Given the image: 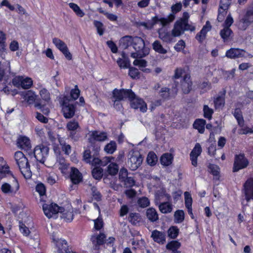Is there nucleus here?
Segmentation results:
<instances>
[{"label": "nucleus", "instance_id": "f257e3e1", "mask_svg": "<svg viewBox=\"0 0 253 253\" xmlns=\"http://www.w3.org/2000/svg\"><path fill=\"white\" fill-rule=\"evenodd\" d=\"M14 158L22 174L26 178H30L32 176V172L30 169L28 159L21 151L16 152L15 153Z\"/></svg>", "mask_w": 253, "mask_h": 253}, {"label": "nucleus", "instance_id": "f03ea898", "mask_svg": "<svg viewBox=\"0 0 253 253\" xmlns=\"http://www.w3.org/2000/svg\"><path fill=\"white\" fill-rule=\"evenodd\" d=\"M132 47L135 52H132L130 56L133 58H141L149 53V50L145 47V42L140 37H133Z\"/></svg>", "mask_w": 253, "mask_h": 253}, {"label": "nucleus", "instance_id": "7ed1b4c3", "mask_svg": "<svg viewBox=\"0 0 253 253\" xmlns=\"http://www.w3.org/2000/svg\"><path fill=\"white\" fill-rule=\"evenodd\" d=\"M60 103L62 106V111L66 119H71L74 117L76 110V106L77 102H72L68 95H64L60 98Z\"/></svg>", "mask_w": 253, "mask_h": 253}, {"label": "nucleus", "instance_id": "20e7f679", "mask_svg": "<svg viewBox=\"0 0 253 253\" xmlns=\"http://www.w3.org/2000/svg\"><path fill=\"white\" fill-rule=\"evenodd\" d=\"M143 158L138 151L131 150L128 154V167L132 170H135L142 164Z\"/></svg>", "mask_w": 253, "mask_h": 253}, {"label": "nucleus", "instance_id": "39448f33", "mask_svg": "<svg viewBox=\"0 0 253 253\" xmlns=\"http://www.w3.org/2000/svg\"><path fill=\"white\" fill-rule=\"evenodd\" d=\"M113 97L115 98L114 104L117 105L118 104L117 101L124 100L128 98L130 100V99L135 97L134 93L131 89H118L115 88L113 91Z\"/></svg>", "mask_w": 253, "mask_h": 253}, {"label": "nucleus", "instance_id": "423d86ee", "mask_svg": "<svg viewBox=\"0 0 253 253\" xmlns=\"http://www.w3.org/2000/svg\"><path fill=\"white\" fill-rule=\"evenodd\" d=\"M66 127L69 131L68 137L74 141H77L80 138L79 135L77 133L80 129L79 122L75 120L70 121L67 123Z\"/></svg>", "mask_w": 253, "mask_h": 253}, {"label": "nucleus", "instance_id": "0eeeda50", "mask_svg": "<svg viewBox=\"0 0 253 253\" xmlns=\"http://www.w3.org/2000/svg\"><path fill=\"white\" fill-rule=\"evenodd\" d=\"M49 148L43 145L37 146L34 151V155L37 161L43 164L48 155Z\"/></svg>", "mask_w": 253, "mask_h": 253}, {"label": "nucleus", "instance_id": "6e6552de", "mask_svg": "<svg viewBox=\"0 0 253 253\" xmlns=\"http://www.w3.org/2000/svg\"><path fill=\"white\" fill-rule=\"evenodd\" d=\"M253 22V10L250 8L246 12L244 17L238 22V28L241 30H245Z\"/></svg>", "mask_w": 253, "mask_h": 253}, {"label": "nucleus", "instance_id": "1a4fd4ad", "mask_svg": "<svg viewBox=\"0 0 253 253\" xmlns=\"http://www.w3.org/2000/svg\"><path fill=\"white\" fill-rule=\"evenodd\" d=\"M249 165L248 160L245 158L244 154L236 155L233 167V171L236 172L240 169L246 168Z\"/></svg>", "mask_w": 253, "mask_h": 253}, {"label": "nucleus", "instance_id": "9d476101", "mask_svg": "<svg viewBox=\"0 0 253 253\" xmlns=\"http://www.w3.org/2000/svg\"><path fill=\"white\" fill-rule=\"evenodd\" d=\"M42 209L45 215L49 218L52 217L53 214L62 212L63 210V208L59 207L57 204L53 203L50 205H43Z\"/></svg>", "mask_w": 253, "mask_h": 253}, {"label": "nucleus", "instance_id": "9b49d317", "mask_svg": "<svg viewBox=\"0 0 253 253\" xmlns=\"http://www.w3.org/2000/svg\"><path fill=\"white\" fill-rule=\"evenodd\" d=\"M13 84L14 85H19L24 89H29L33 84V81L30 78L24 79L22 77H18L14 79Z\"/></svg>", "mask_w": 253, "mask_h": 253}, {"label": "nucleus", "instance_id": "f8f14e48", "mask_svg": "<svg viewBox=\"0 0 253 253\" xmlns=\"http://www.w3.org/2000/svg\"><path fill=\"white\" fill-rule=\"evenodd\" d=\"M130 105L131 107L134 109H139L140 111L142 112H146L147 110V105L146 103L141 98L135 97L130 99Z\"/></svg>", "mask_w": 253, "mask_h": 253}, {"label": "nucleus", "instance_id": "ddd939ff", "mask_svg": "<svg viewBox=\"0 0 253 253\" xmlns=\"http://www.w3.org/2000/svg\"><path fill=\"white\" fill-rule=\"evenodd\" d=\"M107 138L108 135L106 132L95 130L91 132L88 140L90 143H93L95 141H104Z\"/></svg>", "mask_w": 253, "mask_h": 253}, {"label": "nucleus", "instance_id": "4468645a", "mask_svg": "<svg viewBox=\"0 0 253 253\" xmlns=\"http://www.w3.org/2000/svg\"><path fill=\"white\" fill-rule=\"evenodd\" d=\"M192 84L190 75H185L181 81L180 84V87L183 92L185 94L188 93L192 89Z\"/></svg>", "mask_w": 253, "mask_h": 253}, {"label": "nucleus", "instance_id": "2eb2a0df", "mask_svg": "<svg viewBox=\"0 0 253 253\" xmlns=\"http://www.w3.org/2000/svg\"><path fill=\"white\" fill-rule=\"evenodd\" d=\"M174 19L175 16L173 14H170L167 18H159L157 16H155L152 19V23L151 24V28H152L158 22H161L163 26H165L173 21Z\"/></svg>", "mask_w": 253, "mask_h": 253}, {"label": "nucleus", "instance_id": "dca6fc26", "mask_svg": "<svg viewBox=\"0 0 253 253\" xmlns=\"http://www.w3.org/2000/svg\"><path fill=\"white\" fill-rule=\"evenodd\" d=\"M159 38L164 42L170 43L173 42L174 37L172 33H170L167 29L163 28H160L158 30Z\"/></svg>", "mask_w": 253, "mask_h": 253}, {"label": "nucleus", "instance_id": "f3484780", "mask_svg": "<svg viewBox=\"0 0 253 253\" xmlns=\"http://www.w3.org/2000/svg\"><path fill=\"white\" fill-rule=\"evenodd\" d=\"M245 198L247 202L253 199V179H249L244 184Z\"/></svg>", "mask_w": 253, "mask_h": 253}, {"label": "nucleus", "instance_id": "a211bd4d", "mask_svg": "<svg viewBox=\"0 0 253 253\" xmlns=\"http://www.w3.org/2000/svg\"><path fill=\"white\" fill-rule=\"evenodd\" d=\"M17 146L26 151L30 150L32 147L30 139L26 136H20L17 139Z\"/></svg>", "mask_w": 253, "mask_h": 253}, {"label": "nucleus", "instance_id": "6ab92c4d", "mask_svg": "<svg viewBox=\"0 0 253 253\" xmlns=\"http://www.w3.org/2000/svg\"><path fill=\"white\" fill-rule=\"evenodd\" d=\"M70 177L72 182L74 184H78L83 179L82 174L77 168L74 167L71 169Z\"/></svg>", "mask_w": 253, "mask_h": 253}, {"label": "nucleus", "instance_id": "aec40b11", "mask_svg": "<svg viewBox=\"0 0 253 253\" xmlns=\"http://www.w3.org/2000/svg\"><path fill=\"white\" fill-rule=\"evenodd\" d=\"M245 51L240 48H232L226 52V56L229 58L234 59L245 56Z\"/></svg>", "mask_w": 253, "mask_h": 253}, {"label": "nucleus", "instance_id": "412c9836", "mask_svg": "<svg viewBox=\"0 0 253 253\" xmlns=\"http://www.w3.org/2000/svg\"><path fill=\"white\" fill-rule=\"evenodd\" d=\"M151 237L155 242L160 244H164L166 242V234L157 230L152 231Z\"/></svg>", "mask_w": 253, "mask_h": 253}, {"label": "nucleus", "instance_id": "4be33fe9", "mask_svg": "<svg viewBox=\"0 0 253 253\" xmlns=\"http://www.w3.org/2000/svg\"><path fill=\"white\" fill-rule=\"evenodd\" d=\"M53 240L56 242V246L58 248V253H74L69 251L67 242L65 240L59 239Z\"/></svg>", "mask_w": 253, "mask_h": 253}, {"label": "nucleus", "instance_id": "5701e85b", "mask_svg": "<svg viewBox=\"0 0 253 253\" xmlns=\"http://www.w3.org/2000/svg\"><path fill=\"white\" fill-rule=\"evenodd\" d=\"M2 191L5 194H15L19 189V184L17 181H16V186L12 187L10 184L5 183L1 185Z\"/></svg>", "mask_w": 253, "mask_h": 253}, {"label": "nucleus", "instance_id": "b1692460", "mask_svg": "<svg viewBox=\"0 0 253 253\" xmlns=\"http://www.w3.org/2000/svg\"><path fill=\"white\" fill-rule=\"evenodd\" d=\"M61 213V218L67 222H70L72 221L74 217L73 210L70 208L69 210H64L63 208Z\"/></svg>", "mask_w": 253, "mask_h": 253}, {"label": "nucleus", "instance_id": "393cba45", "mask_svg": "<svg viewBox=\"0 0 253 253\" xmlns=\"http://www.w3.org/2000/svg\"><path fill=\"white\" fill-rule=\"evenodd\" d=\"M184 31L181 22L177 21L174 24L173 28L171 31L174 37H179L183 34Z\"/></svg>", "mask_w": 253, "mask_h": 253}, {"label": "nucleus", "instance_id": "a878e982", "mask_svg": "<svg viewBox=\"0 0 253 253\" xmlns=\"http://www.w3.org/2000/svg\"><path fill=\"white\" fill-rule=\"evenodd\" d=\"M120 42V46L123 48L126 49L131 45H132L133 42V37L129 36H126L122 38Z\"/></svg>", "mask_w": 253, "mask_h": 253}, {"label": "nucleus", "instance_id": "bb28decb", "mask_svg": "<svg viewBox=\"0 0 253 253\" xmlns=\"http://www.w3.org/2000/svg\"><path fill=\"white\" fill-rule=\"evenodd\" d=\"M146 215L147 218L151 222H155L159 219L158 214L156 210L152 208L147 210Z\"/></svg>", "mask_w": 253, "mask_h": 253}, {"label": "nucleus", "instance_id": "cd10ccee", "mask_svg": "<svg viewBox=\"0 0 253 253\" xmlns=\"http://www.w3.org/2000/svg\"><path fill=\"white\" fill-rule=\"evenodd\" d=\"M206 121L204 119H196L193 123V127L198 130V132L201 134L205 131V126L206 125Z\"/></svg>", "mask_w": 253, "mask_h": 253}, {"label": "nucleus", "instance_id": "c85d7f7f", "mask_svg": "<svg viewBox=\"0 0 253 253\" xmlns=\"http://www.w3.org/2000/svg\"><path fill=\"white\" fill-rule=\"evenodd\" d=\"M233 34L231 29L224 27L220 32V35L224 42L228 41Z\"/></svg>", "mask_w": 253, "mask_h": 253}, {"label": "nucleus", "instance_id": "c756f323", "mask_svg": "<svg viewBox=\"0 0 253 253\" xmlns=\"http://www.w3.org/2000/svg\"><path fill=\"white\" fill-rule=\"evenodd\" d=\"M172 159L173 157L171 154L165 153L162 156L160 161L162 165L168 166L172 163Z\"/></svg>", "mask_w": 253, "mask_h": 253}, {"label": "nucleus", "instance_id": "7c9ffc66", "mask_svg": "<svg viewBox=\"0 0 253 253\" xmlns=\"http://www.w3.org/2000/svg\"><path fill=\"white\" fill-rule=\"evenodd\" d=\"M159 208L161 212L168 213L172 211V205L168 202H163L160 204Z\"/></svg>", "mask_w": 253, "mask_h": 253}, {"label": "nucleus", "instance_id": "2f4dec72", "mask_svg": "<svg viewBox=\"0 0 253 253\" xmlns=\"http://www.w3.org/2000/svg\"><path fill=\"white\" fill-rule=\"evenodd\" d=\"M233 115L236 119L238 125L241 126H243L244 125V120L241 110L238 108L235 109L233 113Z\"/></svg>", "mask_w": 253, "mask_h": 253}, {"label": "nucleus", "instance_id": "473e14b6", "mask_svg": "<svg viewBox=\"0 0 253 253\" xmlns=\"http://www.w3.org/2000/svg\"><path fill=\"white\" fill-rule=\"evenodd\" d=\"M59 142L61 146V149L65 154L69 155L72 151L71 146L69 144H67L63 138H59Z\"/></svg>", "mask_w": 253, "mask_h": 253}, {"label": "nucleus", "instance_id": "72a5a7b5", "mask_svg": "<svg viewBox=\"0 0 253 253\" xmlns=\"http://www.w3.org/2000/svg\"><path fill=\"white\" fill-rule=\"evenodd\" d=\"M52 42L55 46L61 52L68 47L66 44L59 39L54 38L52 40Z\"/></svg>", "mask_w": 253, "mask_h": 253}, {"label": "nucleus", "instance_id": "f704fd0d", "mask_svg": "<svg viewBox=\"0 0 253 253\" xmlns=\"http://www.w3.org/2000/svg\"><path fill=\"white\" fill-rule=\"evenodd\" d=\"M153 48L154 50L161 54H166L167 50L163 48L160 41H155L152 44Z\"/></svg>", "mask_w": 253, "mask_h": 253}, {"label": "nucleus", "instance_id": "c9c22d12", "mask_svg": "<svg viewBox=\"0 0 253 253\" xmlns=\"http://www.w3.org/2000/svg\"><path fill=\"white\" fill-rule=\"evenodd\" d=\"M128 218L129 222L133 225L139 223L141 219V216L138 213H130Z\"/></svg>", "mask_w": 253, "mask_h": 253}, {"label": "nucleus", "instance_id": "e433bc0d", "mask_svg": "<svg viewBox=\"0 0 253 253\" xmlns=\"http://www.w3.org/2000/svg\"><path fill=\"white\" fill-rule=\"evenodd\" d=\"M231 4V1L228 0H221L220 7L219 9V14L218 16V19L220 18V14L222 12H224L227 10L229 5Z\"/></svg>", "mask_w": 253, "mask_h": 253}, {"label": "nucleus", "instance_id": "4c0bfd02", "mask_svg": "<svg viewBox=\"0 0 253 253\" xmlns=\"http://www.w3.org/2000/svg\"><path fill=\"white\" fill-rule=\"evenodd\" d=\"M146 161L148 165L154 166L158 161V158L153 152H150L147 155Z\"/></svg>", "mask_w": 253, "mask_h": 253}, {"label": "nucleus", "instance_id": "58836bf2", "mask_svg": "<svg viewBox=\"0 0 253 253\" xmlns=\"http://www.w3.org/2000/svg\"><path fill=\"white\" fill-rule=\"evenodd\" d=\"M117 144L115 141H111L105 145L104 151L109 154H113L116 150Z\"/></svg>", "mask_w": 253, "mask_h": 253}, {"label": "nucleus", "instance_id": "ea45409f", "mask_svg": "<svg viewBox=\"0 0 253 253\" xmlns=\"http://www.w3.org/2000/svg\"><path fill=\"white\" fill-rule=\"evenodd\" d=\"M69 5L78 16L83 17L84 15V13L77 4L74 3H70Z\"/></svg>", "mask_w": 253, "mask_h": 253}, {"label": "nucleus", "instance_id": "a19ab883", "mask_svg": "<svg viewBox=\"0 0 253 253\" xmlns=\"http://www.w3.org/2000/svg\"><path fill=\"white\" fill-rule=\"evenodd\" d=\"M105 238L106 236L103 233H100L96 237H91V240L92 242H94L95 241L96 242L97 245H95V249H97V245H101L104 244Z\"/></svg>", "mask_w": 253, "mask_h": 253}, {"label": "nucleus", "instance_id": "79ce46f5", "mask_svg": "<svg viewBox=\"0 0 253 253\" xmlns=\"http://www.w3.org/2000/svg\"><path fill=\"white\" fill-rule=\"evenodd\" d=\"M80 93V90L78 88V85H76L75 88L71 90L70 96H68L69 99L72 100V102H73L78 98Z\"/></svg>", "mask_w": 253, "mask_h": 253}, {"label": "nucleus", "instance_id": "37998d69", "mask_svg": "<svg viewBox=\"0 0 253 253\" xmlns=\"http://www.w3.org/2000/svg\"><path fill=\"white\" fill-rule=\"evenodd\" d=\"M224 95V94H222L215 98L214 103L215 108H220L224 106L225 103Z\"/></svg>", "mask_w": 253, "mask_h": 253}, {"label": "nucleus", "instance_id": "c03bdc74", "mask_svg": "<svg viewBox=\"0 0 253 253\" xmlns=\"http://www.w3.org/2000/svg\"><path fill=\"white\" fill-rule=\"evenodd\" d=\"M119 170V167L116 163H112L108 166V172L111 175H116Z\"/></svg>", "mask_w": 253, "mask_h": 253}, {"label": "nucleus", "instance_id": "a18cd8bd", "mask_svg": "<svg viewBox=\"0 0 253 253\" xmlns=\"http://www.w3.org/2000/svg\"><path fill=\"white\" fill-rule=\"evenodd\" d=\"M37 97V95L32 90H28L25 95L26 99L29 104L35 102Z\"/></svg>", "mask_w": 253, "mask_h": 253}, {"label": "nucleus", "instance_id": "49530a36", "mask_svg": "<svg viewBox=\"0 0 253 253\" xmlns=\"http://www.w3.org/2000/svg\"><path fill=\"white\" fill-rule=\"evenodd\" d=\"M179 232V229L176 226H171L168 230V236L171 239L177 237Z\"/></svg>", "mask_w": 253, "mask_h": 253}, {"label": "nucleus", "instance_id": "de8ad7c7", "mask_svg": "<svg viewBox=\"0 0 253 253\" xmlns=\"http://www.w3.org/2000/svg\"><path fill=\"white\" fill-rule=\"evenodd\" d=\"M174 216L176 223H181L184 219V213L182 210H177L175 212Z\"/></svg>", "mask_w": 253, "mask_h": 253}, {"label": "nucleus", "instance_id": "09e8293b", "mask_svg": "<svg viewBox=\"0 0 253 253\" xmlns=\"http://www.w3.org/2000/svg\"><path fill=\"white\" fill-rule=\"evenodd\" d=\"M93 177L96 179H100L103 175V170L102 169L96 167L92 170Z\"/></svg>", "mask_w": 253, "mask_h": 253}, {"label": "nucleus", "instance_id": "8fccbe9b", "mask_svg": "<svg viewBox=\"0 0 253 253\" xmlns=\"http://www.w3.org/2000/svg\"><path fill=\"white\" fill-rule=\"evenodd\" d=\"M202 151V150L201 145L199 143H197L191 152L190 155L198 157V156L201 155Z\"/></svg>", "mask_w": 253, "mask_h": 253}, {"label": "nucleus", "instance_id": "3c124183", "mask_svg": "<svg viewBox=\"0 0 253 253\" xmlns=\"http://www.w3.org/2000/svg\"><path fill=\"white\" fill-rule=\"evenodd\" d=\"M203 111L204 117L209 120H211L212 118V114L213 113V110L210 108L208 105H205L203 107Z\"/></svg>", "mask_w": 253, "mask_h": 253}, {"label": "nucleus", "instance_id": "603ef678", "mask_svg": "<svg viewBox=\"0 0 253 253\" xmlns=\"http://www.w3.org/2000/svg\"><path fill=\"white\" fill-rule=\"evenodd\" d=\"M93 25L96 27L98 34L100 36H102L104 32L103 23L100 21L94 20L93 21Z\"/></svg>", "mask_w": 253, "mask_h": 253}, {"label": "nucleus", "instance_id": "864d4df0", "mask_svg": "<svg viewBox=\"0 0 253 253\" xmlns=\"http://www.w3.org/2000/svg\"><path fill=\"white\" fill-rule=\"evenodd\" d=\"M180 247V243L177 241H172L166 246V248L169 250H177Z\"/></svg>", "mask_w": 253, "mask_h": 253}, {"label": "nucleus", "instance_id": "5fc2aeb1", "mask_svg": "<svg viewBox=\"0 0 253 253\" xmlns=\"http://www.w3.org/2000/svg\"><path fill=\"white\" fill-rule=\"evenodd\" d=\"M40 94L42 98L46 102H49L50 100V95L49 91L45 88L42 89L40 91Z\"/></svg>", "mask_w": 253, "mask_h": 253}, {"label": "nucleus", "instance_id": "6e6d98bb", "mask_svg": "<svg viewBox=\"0 0 253 253\" xmlns=\"http://www.w3.org/2000/svg\"><path fill=\"white\" fill-rule=\"evenodd\" d=\"M137 204L140 207L144 208L149 206L150 201L147 197H143L138 200Z\"/></svg>", "mask_w": 253, "mask_h": 253}, {"label": "nucleus", "instance_id": "4d7b16f0", "mask_svg": "<svg viewBox=\"0 0 253 253\" xmlns=\"http://www.w3.org/2000/svg\"><path fill=\"white\" fill-rule=\"evenodd\" d=\"M184 198H185V205L187 208L192 207V199L190 194L188 192H184Z\"/></svg>", "mask_w": 253, "mask_h": 253}, {"label": "nucleus", "instance_id": "13d9d810", "mask_svg": "<svg viewBox=\"0 0 253 253\" xmlns=\"http://www.w3.org/2000/svg\"><path fill=\"white\" fill-rule=\"evenodd\" d=\"M170 89L168 87H162L160 91V96L164 99H168L169 98L170 94Z\"/></svg>", "mask_w": 253, "mask_h": 253}, {"label": "nucleus", "instance_id": "bf43d9fd", "mask_svg": "<svg viewBox=\"0 0 253 253\" xmlns=\"http://www.w3.org/2000/svg\"><path fill=\"white\" fill-rule=\"evenodd\" d=\"M118 65L121 68H127L129 67L130 63L128 60L126 59H122L119 58L117 61Z\"/></svg>", "mask_w": 253, "mask_h": 253}, {"label": "nucleus", "instance_id": "052dcab7", "mask_svg": "<svg viewBox=\"0 0 253 253\" xmlns=\"http://www.w3.org/2000/svg\"><path fill=\"white\" fill-rule=\"evenodd\" d=\"M128 75L132 79H135L139 78V72L138 69L135 68L129 67Z\"/></svg>", "mask_w": 253, "mask_h": 253}, {"label": "nucleus", "instance_id": "680f3d73", "mask_svg": "<svg viewBox=\"0 0 253 253\" xmlns=\"http://www.w3.org/2000/svg\"><path fill=\"white\" fill-rule=\"evenodd\" d=\"M209 169L210 170V172L214 176H217L219 174V168L218 166L210 164Z\"/></svg>", "mask_w": 253, "mask_h": 253}, {"label": "nucleus", "instance_id": "e2e57ef3", "mask_svg": "<svg viewBox=\"0 0 253 253\" xmlns=\"http://www.w3.org/2000/svg\"><path fill=\"white\" fill-rule=\"evenodd\" d=\"M36 191L38 192L40 196H43L45 194L46 189L44 185L42 183L38 184L36 187Z\"/></svg>", "mask_w": 253, "mask_h": 253}, {"label": "nucleus", "instance_id": "0e129e2a", "mask_svg": "<svg viewBox=\"0 0 253 253\" xmlns=\"http://www.w3.org/2000/svg\"><path fill=\"white\" fill-rule=\"evenodd\" d=\"M128 172L126 169L122 168L119 172V178L120 181L123 182L128 176Z\"/></svg>", "mask_w": 253, "mask_h": 253}, {"label": "nucleus", "instance_id": "69168bd1", "mask_svg": "<svg viewBox=\"0 0 253 253\" xmlns=\"http://www.w3.org/2000/svg\"><path fill=\"white\" fill-rule=\"evenodd\" d=\"M19 229L20 232L25 236H28L30 232L29 228L21 221L19 222Z\"/></svg>", "mask_w": 253, "mask_h": 253}, {"label": "nucleus", "instance_id": "338daca9", "mask_svg": "<svg viewBox=\"0 0 253 253\" xmlns=\"http://www.w3.org/2000/svg\"><path fill=\"white\" fill-rule=\"evenodd\" d=\"M211 29V25L210 22L209 21H207L206 23V24L203 26L202 30H201V34L207 35V34L208 32H209Z\"/></svg>", "mask_w": 253, "mask_h": 253}, {"label": "nucleus", "instance_id": "774afa93", "mask_svg": "<svg viewBox=\"0 0 253 253\" xmlns=\"http://www.w3.org/2000/svg\"><path fill=\"white\" fill-rule=\"evenodd\" d=\"M184 73V70L181 68H177L174 70V75L172 76V79L176 80L181 77Z\"/></svg>", "mask_w": 253, "mask_h": 253}]
</instances>
